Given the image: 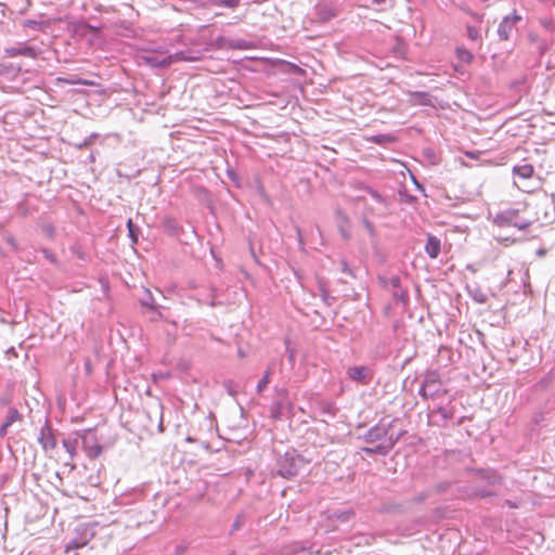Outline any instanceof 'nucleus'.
<instances>
[{"label": "nucleus", "mask_w": 555, "mask_h": 555, "mask_svg": "<svg viewBox=\"0 0 555 555\" xmlns=\"http://www.w3.org/2000/svg\"><path fill=\"white\" fill-rule=\"evenodd\" d=\"M399 422V418H392L390 421L382 418L363 435V441L373 446L361 448V452L366 455L377 454L386 456L393 449L396 443L406 434V430L403 428L397 429Z\"/></svg>", "instance_id": "obj_1"}, {"label": "nucleus", "mask_w": 555, "mask_h": 555, "mask_svg": "<svg viewBox=\"0 0 555 555\" xmlns=\"http://www.w3.org/2000/svg\"><path fill=\"white\" fill-rule=\"evenodd\" d=\"M309 463L310 460H306L296 450H288L276 461V475L291 479L298 474L300 468Z\"/></svg>", "instance_id": "obj_2"}, {"label": "nucleus", "mask_w": 555, "mask_h": 555, "mask_svg": "<svg viewBox=\"0 0 555 555\" xmlns=\"http://www.w3.org/2000/svg\"><path fill=\"white\" fill-rule=\"evenodd\" d=\"M447 393L448 390L443 387L439 372L436 370L426 371L418 390V395L423 399L435 400Z\"/></svg>", "instance_id": "obj_3"}, {"label": "nucleus", "mask_w": 555, "mask_h": 555, "mask_svg": "<svg viewBox=\"0 0 555 555\" xmlns=\"http://www.w3.org/2000/svg\"><path fill=\"white\" fill-rule=\"evenodd\" d=\"M493 223L500 228L514 227L525 231L533 223V220L521 217L518 209L508 208L498 212L493 218Z\"/></svg>", "instance_id": "obj_4"}, {"label": "nucleus", "mask_w": 555, "mask_h": 555, "mask_svg": "<svg viewBox=\"0 0 555 555\" xmlns=\"http://www.w3.org/2000/svg\"><path fill=\"white\" fill-rule=\"evenodd\" d=\"M93 537L94 531L90 526L86 524L77 526L74 538L65 545V552L69 553L86 546Z\"/></svg>", "instance_id": "obj_5"}, {"label": "nucleus", "mask_w": 555, "mask_h": 555, "mask_svg": "<svg viewBox=\"0 0 555 555\" xmlns=\"http://www.w3.org/2000/svg\"><path fill=\"white\" fill-rule=\"evenodd\" d=\"M37 440L44 452L52 451L56 448L57 440L55 430L52 428L48 418H46L44 425L40 428Z\"/></svg>", "instance_id": "obj_6"}, {"label": "nucleus", "mask_w": 555, "mask_h": 555, "mask_svg": "<svg viewBox=\"0 0 555 555\" xmlns=\"http://www.w3.org/2000/svg\"><path fill=\"white\" fill-rule=\"evenodd\" d=\"M79 437L81 439L82 449L89 459L94 460L100 456L103 448L99 443L96 436L91 430L80 434Z\"/></svg>", "instance_id": "obj_7"}, {"label": "nucleus", "mask_w": 555, "mask_h": 555, "mask_svg": "<svg viewBox=\"0 0 555 555\" xmlns=\"http://www.w3.org/2000/svg\"><path fill=\"white\" fill-rule=\"evenodd\" d=\"M451 402H449L448 405H438L430 410V416L433 418V422L437 426H446L448 421L453 418L454 416V408L451 405Z\"/></svg>", "instance_id": "obj_8"}, {"label": "nucleus", "mask_w": 555, "mask_h": 555, "mask_svg": "<svg viewBox=\"0 0 555 555\" xmlns=\"http://www.w3.org/2000/svg\"><path fill=\"white\" fill-rule=\"evenodd\" d=\"M4 53L9 57L24 56L29 59H37L40 54V51L35 47L28 46L25 42H21L17 46L5 48Z\"/></svg>", "instance_id": "obj_9"}, {"label": "nucleus", "mask_w": 555, "mask_h": 555, "mask_svg": "<svg viewBox=\"0 0 555 555\" xmlns=\"http://www.w3.org/2000/svg\"><path fill=\"white\" fill-rule=\"evenodd\" d=\"M521 17L517 15L516 12H513L512 14L506 15L498 27V36L500 40L506 41L511 38L512 31L516 25L517 22H519Z\"/></svg>", "instance_id": "obj_10"}, {"label": "nucleus", "mask_w": 555, "mask_h": 555, "mask_svg": "<svg viewBox=\"0 0 555 555\" xmlns=\"http://www.w3.org/2000/svg\"><path fill=\"white\" fill-rule=\"evenodd\" d=\"M216 46L220 49H235V50H247L253 48V43L244 39H229L220 36L216 39Z\"/></svg>", "instance_id": "obj_11"}, {"label": "nucleus", "mask_w": 555, "mask_h": 555, "mask_svg": "<svg viewBox=\"0 0 555 555\" xmlns=\"http://www.w3.org/2000/svg\"><path fill=\"white\" fill-rule=\"evenodd\" d=\"M476 474L481 481L490 486L501 485L503 481V477L495 469H477Z\"/></svg>", "instance_id": "obj_12"}, {"label": "nucleus", "mask_w": 555, "mask_h": 555, "mask_svg": "<svg viewBox=\"0 0 555 555\" xmlns=\"http://www.w3.org/2000/svg\"><path fill=\"white\" fill-rule=\"evenodd\" d=\"M425 251L429 258L436 259L441 251V241L437 236L428 234L425 244Z\"/></svg>", "instance_id": "obj_13"}, {"label": "nucleus", "mask_w": 555, "mask_h": 555, "mask_svg": "<svg viewBox=\"0 0 555 555\" xmlns=\"http://www.w3.org/2000/svg\"><path fill=\"white\" fill-rule=\"evenodd\" d=\"M163 228L170 236H179L183 229L182 225L172 217H165L162 221Z\"/></svg>", "instance_id": "obj_14"}, {"label": "nucleus", "mask_w": 555, "mask_h": 555, "mask_svg": "<svg viewBox=\"0 0 555 555\" xmlns=\"http://www.w3.org/2000/svg\"><path fill=\"white\" fill-rule=\"evenodd\" d=\"M315 11L317 17L321 23H326L337 15L335 8L328 4L318 5Z\"/></svg>", "instance_id": "obj_15"}, {"label": "nucleus", "mask_w": 555, "mask_h": 555, "mask_svg": "<svg viewBox=\"0 0 555 555\" xmlns=\"http://www.w3.org/2000/svg\"><path fill=\"white\" fill-rule=\"evenodd\" d=\"M347 374L352 380L366 384L369 369L366 366H352L348 369Z\"/></svg>", "instance_id": "obj_16"}, {"label": "nucleus", "mask_w": 555, "mask_h": 555, "mask_svg": "<svg viewBox=\"0 0 555 555\" xmlns=\"http://www.w3.org/2000/svg\"><path fill=\"white\" fill-rule=\"evenodd\" d=\"M534 169L530 164L516 165L513 167V175L521 179H529L533 176Z\"/></svg>", "instance_id": "obj_17"}, {"label": "nucleus", "mask_w": 555, "mask_h": 555, "mask_svg": "<svg viewBox=\"0 0 555 555\" xmlns=\"http://www.w3.org/2000/svg\"><path fill=\"white\" fill-rule=\"evenodd\" d=\"M366 140L378 145H388L390 143H393L397 139L391 133H379L369 137Z\"/></svg>", "instance_id": "obj_18"}, {"label": "nucleus", "mask_w": 555, "mask_h": 555, "mask_svg": "<svg viewBox=\"0 0 555 555\" xmlns=\"http://www.w3.org/2000/svg\"><path fill=\"white\" fill-rule=\"evenodd\" d=\"M79 443L78 438H67L62 440V444L66 452L69 454V457L73 460L77 455V447Z\"/></svg>", "instance_id": "obj_19"}, {"label": "nucleus", "mask_w": 555, "mask_h": 555, "mask_svg": "<svg viewBox=\"0 0 555 555\" xmlns=\"http://www.w3.org/2000/svg\"><path fill=\"white\" fill-rule=\"evenodd\" d=\"M380 284L392 291L399 289L401 287V279L398 275H392L390 278H379Z\"/></svg>", "instance_id": "obj_20"}, {"label": "nucleus", "mask_w": 555, "mask_h": 555, "mask_svg": "<svg viewBox=\"0 0 555 555\" xmlns=\"http://www.w3.org/2000/svg\"><path fill=\"white\" fill-rule=\"evenodd\" d=\"M21 421H23V414L17 409L10 408L4 423L11 427L15 422Z\"/></svg>", "instance_id": "obj_21"}, {"label": "nucleus", "mask_w": 555, "mask_h": 555, "mask_svg": "<svg viewBox=\"0 0 555 555\" xmlns=\"http://www.w3.org/2000/svg\"><path fill=\"white\" fill-rule=\"evenodd\" d=\"M468 293L472 298L478 304H485L488 300V296L481 291L480 287L468 288Z\"/></svg>", "instance_id": "obj_22"}, {"label": "nucleus", "mask_w": 555, "mask_h": 555, "mask_svg": "<svg viewBox=\"0 0 555 555\" xmlns=\"http://www.w3.org/2000/svg\"><path fill=\"white\" fill-rule=\"evenodd\" d=\"M272 370H273V365H269L268 369L266 370L263 376L258 382L257 391L259 393L262 392L267 388V386L269 385V383H270V375L272 373Z\"/></svg>", "instance_id": "obj_23"}, {"label": "nucleus", "mask_w": 555, "mask_h": 555, "mask_svg": "<svg viewBox=\"0 0 555 555\" xmlns=\"http://www.w3.org/2000/svg\"><path fill=\"white\" fill-rule=\"evenodd\" d=\"M456 56L461 62L466 64L472 63V61L474 60L473 53L463 47L456 49Z\"/></svg>", "instance_id": "obj_24"}, {"label": "nucleus", "mask_w": 555, "mask_h": 555, "mask_svg": "<svg viewBox=\"0 0 555 555\" xmlns=\"http://www.w3.org/2000/svg\"><path fill=\"white\" fill-rule=\"evenodd\" d=\"M127 229L129 233V237L131 238L132 244H137L139 240L140 229L137 224L133 223L131 219L127 221Z\"/></svg>", "instance_id": "obj_25"}, {"label": "nucleus", "mask_w": 555, "mask_h": 555, "mask_svg": "<svg viewBox=\"0 0 555 555\" xmlns=\"http://www.w3.org/2000/svg\"><path fill=\"white\" fill-rule=\"evenodd\" d=\"M140 304L144 307L153 309L155 307L154 298L150 289L144 288L143 297L140 298Z\"/></svg>", "instance_id": "obj_26"}, {"label": "nucleus", "mask_w": 555, "mask_h": 555, "mask_svg": "<svg viewBox=\"0 0 555 555\" xmlns=\"http://www.w3.org/2000/svg\"><path fill=\"white\" fill-rule=\"evenodd\" d=\"M216 297H217L216 289L211 288L209 291V294L207 295V297L199 299V301L204 305H208L210 307H216V306L221 305V302L216 301Z\"/></svg>", "instance_id": "obj_27"}, {"label": "nucleus", "mask_w": 555, "mask_h": 555, "mask_svg": "<svg viewBox=\"0 0 555 555\" xmlns=\"http://www.w3.org/2000/svg\"><path fill=\"white\" fill-rule=\"evenodd\" d=\"M145 61L154 66V67H165V66H168L170 64L169 61H167L166 59H162L159 60L158 56H146L145 57Z\"/></svg>", "instance_id": "obj_28"}, {"label": "nucleus", "mask_w": 555, "mask_h": 555, "mask_svg": "<svg viewBox=\"0 0 555 555\" xmlns=\"http://www.w3.org/2000/svg\"><path fill=\"white\" fill-rule=\"evenodd\" d=\"M473 495L475 498H481V499H485V498H489V496H495L496 495V492L492 491V490H488V489H482V488H476L473 492Z\"/></svg>", "instance_id": "obj_29"}, {"label": "nucleus", "mask_w": 555, "mask_h": 555, "mask_svg": "<svg viewBox=\"0 0 555 555\" xmlns=\"http://www.w3.org/2000/svg\"><path fill=\"white\" fill-rule=\"evenodd\" d=\"M98 137H99L98 133H91L82 142L76 144V147L78 150H82V149L89 147L91 144H93V142L95 141V139H98Z\"/></svg>", "instance_id": "obj_30"}, {"label": "nucleus", "mask_w": 555, "mask_h": 555, "mask_svg": "<svg viewBox=\"0 0 555 555\" xmlns=\"http://www.w3.org/2000/svg\"><path fill=\"white\" fill-rule=\"evenodd\" d=\"M466 33H467V37L472 40V41H477L480 39V33L479 30L472 26V25H468L466 27Z\"/></svg>", "instance_id": "obj_31"}, {"label": "nucleus", "mask_w": 555, "mask_h": 555, "mask_svg": "<svg viewBox=\"0 0 555 555\" xmlns=\"http://www.w3.org/2000/svg\"><path fill=\"white\" fill-rule=\"evenodd\" d=\"M339 266H340V271L351 278H356V274L353 272V270L349 267L348 262L346 259H340L339 261Z\"/></svg>", "instance_id": "obj_32"}, {"label": "nucleus", "mask_w": 555, "mask_h": 555, "mask_svg": "<svg viewBox=\"0 0 555 555\" xmlns=\"http://www.w3.org/2000/svg\"><path fill=\"white\" fill-rule=\"evenodd\" d=\"M362 223H363V227L365 228V230L367 231V233L370 234V236L375 237L376 230H375L374 224L366 218H363Z\"/></svg>", "instance_id": "obj_33"}, {"label": "nucleus", "mask_w": 555, "mask_h": 555, "mask_svg": "<svg viewBox=\"0 0 555 555\" xmlns=\"http://www.w3.org/2000/svg\"><path fill=\"white\" fill-rule=\"evenodd\" d=\"M320 292H321V298H322V300H323L327 306H331V305H332V301H331L332 297L330 296L328 291H327L325 287L321 286V287H320Z\"/></svg>", "instance_id": "obj_34"}, {"label": "nucleus", "mask_w": 555, "mask_h": 555, "mask_svg": "<svg viewBox=\"0 0 555 555\" xmlns=\"http://www.w3.org/2000/svg\"><path fill=\"white\" fill-rule=\"evenodd\" d=\"M365 190L375 201H377L379 203L384 202L383 196L376 190H374L370 186H366Z\"/></svg>", "instance_id": "obj_35"}, {"label": "nucleus", "mask_w": 555, "mask_h": 555, "mask_svg": "<svg viewBox=\"0 0 555 555\" xmlns=\"http://www.w3.org/2000/svg\"><path fill=\"white\" fill-rule=\"evenodd\" d=\"M395 298L400 299L401 301H404L408 299V294L405 291H402L401 287L399 289L393 291L392 293Z\"/></svg>", "instance_id": "obj_36"}, {"label": "nucleus", "mask_w": 555, "mask_h": 555, "mask_svg": "<svg viewBox=\"0 0 555 555\" xmlns=\"http://www.w3.org/2000/svg\"><path fill=\"white\" fill-rule=\"evenodd\" d=\"M41 251L46 259H48L52 263H56V257L51 250L43 248Z\"/></svg>", "instance_id": "obj_37"}, {"label": "nucleus", "mask_w": 555, "mask_h": 555, "mask_svg": "<svg viewBox=\"0 0 555 555\" xmlns=\"http://www.w3.org/2000/svg\"><path fill=\"white\" fill-rule=\"evenodd\" d=\"M335 516L337 517V519H339L341 521H348L350 519V517L352 516V512L346 511V512H341Z\"/></svg>", "instance_id": "obj_38"}, {"label": "nucleus", "mask_w": 555, "mask_h": 555, "mask_svg": "<svg viewBox=\"0 0 555 555\" xmlns=\"http://www.w3.org/2000/svg\"><path fill=\"white\" fill-rule=\"evenodd\" d=\"M43 232H44L48 236L52 237V236H53V234H54V227H53L52 224H46V225L43 227Z\"/></svg>", "instance_id": "obj_39"}, {"label": "nucleus", "mask_w": 555, "mask_h": 555, "mask_svg": "<svg viewBox=\"0 0 555 555\" xmlns=\"http://www.w3.org/2000/svg\"><path fill=\"white\" fill-rule=\"evenodd\" d=\"M5 242L12 246L15 250L17 249V243H16V240L12 236V235H8L5 237Z\"/></svg>", "instance_id": "obj_40"}, {"label": "nucleus", "mask_w": 555, "mask_h": 555, "mask_svg": "<svg viewBox=\"0 0 555 555\" xmlns=\"http://www.w3.org/2000/svg\"><path fill=\"white\" fill-rule=\"evenodd\" d=\"M429 496L428 492H422L417 496H415L414 502H423Z\"/></svg>", "instance_id": "obj_41"}, {"label": "nucleus", "mask_w": 555, "mask_h": 555, "mask_svg": "<svg viewBox=\"0 0 555 555\" xmlns=\"http://www.w3.org/2000/svg\"><path fill=\"white\" fill-rule=\"evenodd\" d=\"M242 519H243L242 516L236 517V519L234 520V522L232 525L233 530H238L242 527Z\"/></svg>", "instance_id": "obj_42"}, {"label": "nucleus", "mask_w": 555, "mask_h": 555, "mask_svg": "<svg viewBox=\"0 0 555 555\" xmlns=\"http://www.w3.org/2000/svg\"><path fill=\"white\" fill-rule=\"evenodd\" d=\"M504 505L509 508H518V506H519L518 503L511 501V500H505Z\"/></svg>", "instance_id": "obj_43"}, {"label": "nucleus", "mask_w": 555, "mask_h": 555, "mask_svg": "<svg viewBox=\"0 0 555 555\" xmlns=\"http://www.w3.org/2000/svg\"><path fill=\"white\" fill-rule=\"evenodd\" d=\"M9 427L10 426L3 422V424L0 426V437H4L7 435Z\"/></svg>", "instance_id": "obj_44"}, {"label": "nucleus", "mask_w": 555, "mask_h": 555, "mask_svg": "<svg viewBox=\"0 0 555 555\" xmlns=\"http://www.w3.org/2000/svg\"><path fill=\"white\" fill-rule=\"evenodd\" d=\"M180 55H181L180 59L184 60V61L193 62V61L197 60V57H195V56H185L183 52H181Z\"/></svg>", "instance_id": "obj_45"}, {"label": "nucleus", "mask_w": 555, "mask_h": 555, "mask_svg": "<svg viewBox=\"0 0 555 555\" xmlns=\"http://www.w3.org/2000/svg\"><path fill=\"white\" fill-rule=\"evenodd\" d=\"M424 155L427 156L428 158H434L435 157V153L430 149L425 150L424 151Z\"/></svg>", "instance_id": "obj_46"}, {"label": "nucleus", "mask_w": 555, "mask_h": 555, "mask_svg": "<svg viewBox=\"0 0 555 555\" xmlns=\"http://www.w3.org/2000/svg\"><path fill=\"white\" fill-rule=\"evenodd\" d=\"M339 230L344 238H349V233L344 230L343 225H339Z\"/></svg>", "instance_id": "obj_47"}, {"label": "nucleus", "mask_w": 555, "mask_h": 555, "mask_svg": "<svg viewBox=\"0 0 555 555\" xmlns=\"http://www.w3.org/2000/svg\"><path fill=\"white\" fill-rule=\"evenodd\" d=\"M172 8H173V10L179 11V12L189 10L188 8H181V7H177V5H172Z\"/></svg>", "instance_id": "obj_48"}, {"label": "nucleus", "mask_w": 555, "mask_h": 555, "mask_svg": "<svg viewBox=\"0 0 555 555\" xmlns=\"http://www.w3.org/2000/svg\"><path fill=\"white\" fill-rule=\"evenodd\" d=\"M158 429L160 433L164 431V425H163V415L160 414V422H159V425H158Z\"/></svg>", "instance_id": "obj_49"}, {"label": "nucleus", "mask_w": 555, "mask_h": 555, "mask_svg": "<svg viewBox=\"0 0 555 555\" xmlns=\"http://www.w3.org/2000/svg\"><path fill=\"white\" fill-rule=\"evenodd\" d=\"M446 488H447L446 485H440V486L437 487V491H439V492L444 491Z\"/></svg>", "instance_id": "obj_50"}, {"label": "nucleus", "mask_w": 555, "mask_h": 555, "mask_svg": "<svg viewBox=\"0 0 555 555\" xmlns=\"http://www.w3.org/2000/svg\"><path fill=\"white\" fill-rule=\"evenodd\" d=\"M416 94H417V96H420V98H427V96H428V94H427V93H425V92H418V93H416Z\"/></svg>", "instance_id": "obj_51"}, {"label": "nucleus", "mask_w": 555, "mask_h": 555, "mask_svg": "<svg viewBox=\"0 0 555 555\" xmlns=\"http://www.w3.org/2000/svg\"><path fill=\"white\" fill-rule=\"evenodd\" d=\"M79 83H82L85 86H91L92 85L91 82H88L86 80H79Z\"/></svg>", "instance_id": "obj_52"}, {"label": "nucleus", "mask_w": 555, "mask_h": 555, "mask_svg": "<svg viewBox=\"0 0 555 555\" xmlns=\"http://www.w3.org/2000/svg\"><path fill=\"white\" fill-rule=\"evenodd\" d=\"M188 442H194L195 439L191 436H188L186 439H185Z\"/></svg>", "instance_id": "obj_53"}, {"label": "nucleus", "mask_w": 555, "mask_h": 555, "mask_svg": "<svg viewBox=\"0 0 555 555\" xmlns=\"http://www.w3.org/2000/svg\"><path fill=\"white\" fill-rule=\"evenodd\" d=\"M463 421H464V417H461V418L457 421L456 425H457V426L462 425V424H463Z\"/></svg>", "instance_id": "obj_54"}, {"label": "nucleus", "mask_w": 555, "mask_h": 555, "mask_svg": "<svg viewBox=\"0 0 555 555\" xmlns=\"http://www.w3.org/2000/svg\"><path fill=\"white\" fill-rule=\"evenodd\" d=\"M341 218H343V220H344V221H348V218H347V216H345V215H341Z\"/></svg>", "instance_id": "obj_55"}, {"label": "nucleus", "mask_w": 555, "mask_h": 555, "mask_svg": "<svg viewBox=\"0 0 555 555\" xmlns=\"http://www.w3.org/2000/svg\"><path fill=\"white\" fill-rule=\"evenodd\" d=\"M28 23L30 24V26H34V25H36V24H37V23H36V22H34V21H29Z\"/></svg>", "instance_id": "obj_56"}, {"label": "nucleus", "mask_w": 555, "mask_h": 555, "mask_svg": "<svg viewBox=\"0 0 555 555\" xmlns=\"http://www.w3.org/2000/svg\"><path fill=\"white\" fill-rule=\"evenodd\" d=\"M221 15H222V13H220V12H218V13H216V14H215V16H216V17H217V16H221Z\"/></svg>", "instance_id": "obj_57"}, {"label": "nucleus", "mask_w": 555, "mask_h": 555, "mask_svg": "<svg viewBox=\"0 0 555 555\" xmlns=\"http://www.w3.org/2000/svg\"><path fill=\"white\" fill-rule=\"evenodd\" d=\"M500 241H508V237H505V238H499Z\"/></svg>", "instance_id": "obj_58"}, {"label": "nucleus", "mask_w": 555, "mask_h": 555, "mask_svg": "<svg viewBox=\"0 0 555 555\" xmlns=\"http://www.w3.org/2000/svg\"><path fill=\"white\" fill-rule=\"evenodd\" d=\"M376 2H377V3H379V2H380V0H376Z\"/></svg>", "instance_id": "obj_59"}, {"label": "nucleus", "mask_w": 555, "mask_h": 555, "mask_svg": "<svg viewBox=\"0 0 555 555\" xmlns=\"http://www.w3.org/2000/svg\"><path fill=\"white\" fill-rule=\"evenodd\" d=\"M376 2H377V3H379V2H380V0H376Z\"/></svg>", "instance_id": "obj_60"}]
</instances>
